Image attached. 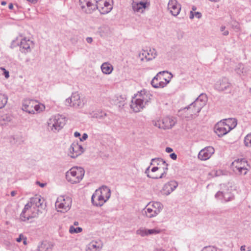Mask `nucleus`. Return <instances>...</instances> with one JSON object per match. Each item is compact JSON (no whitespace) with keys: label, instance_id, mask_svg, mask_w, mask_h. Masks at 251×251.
<instances>
[{"label":"nucleus","instance_id":"nucleus-1","mask_svg":"<svg viewBox=\"0 0 251 251\" xmlns=\"http://www.w3.org/2000/svg\"><path fill=\"white\" fill-rule=\"evenodd\" d=\"M151 97L152 95L145 90L138 92L132 98L130 105V108L135 112L141 111L151 102Z\"/></svg>","mask_w":251,"mask_h":251},{"label":"nucleus","instance_id":"nucleus-2","mask_svg":"<svg viewBox=\"0 0 251 251\" xmlns=\"http://www.w3.org/2000/svg\"><path fill=\"white\" fill-rule=\"evenodd\" d=\"M66 124V119L59 114L51 116L48 121V129L53 133L60 130Z\"/></svg>","mask_w":251,"mask_h":251},{"label":"nucleus","instance_id":"nucleus-3","mask_svg":"<svg viewBox=\"0 0 251 251\" xmlns=\"http://www.w3.org/2000/svg\"><path fill=\"white\" fill-rule=\"evenodd\" d=\"M85 171L82 167H74L66 173L67 180L72 184L79 183L83 178Z\"/></svg>","mask_w":251,"mask_h":251},{"label":"nucleus","instance_id":"nucleus-4","mask_svg":"<svg viewBox=\"0 0 251 251\" xmlns=\"http://www.w3.org/2000/svg\"><path fill=\"white\" fill-rule=\"evenodd\" d=\"M247 166V162L244 158L236 159L231 164L232 170L238 175H245L248 171Z\"/></svg>","mask_w":251,"mask_h":251},{"label":"nucleus","instance_id":"nucleus-5","mask_svg":"<svg viewBox=\"0 0 251 251\" xmlns=\"http://www.w3.org/2000/svg\"><path fill=\"white\" fill-rule=\"evenodd\" d=\"M66 105L75 108H82L85 104L84 99H81L78 92L73 93L65 101Z\"/></svg>","mask_w":251,"mask_h":251},{"label":"nucleus","instance_id":"nucleus-6","mask_svg":"<svg viewBox=\"0 0 251 251\" xmlns=\"http://www.w3.org/2000/svg\"><path fill=\"white\" fill-rule=\"evenodd\" d=\"M215 197L217 200H220L222 202H227L233 200L235 198L234 195L232 192L231 188L226 187L222 191L217 192Z\"/></svg>","mask_w":251,"mask_h":251},{"label":"nucleus","instance_id":"nucleus-7","mask_svg":"<svg viewBox=\"0 0 251 251\" xmlns=\"http://www.w3.org/2000/svg\"><path fill=\"white\" fill-rule=\"evenodd\" d=\"M165 74H168V72H160L153 77L151 81V84L153 87L155 88H162L169 83L170 79H167L162 76Z\"/></svg>","mask_w":251,"mask_h":251},{"label":"nucleus","instance_id":"nucleus-8","mask_svg":"<svg viewBox=\"0 0 251 251\" xmlns=\"http://www.w3.org/2000/svg\"><path fill=\"white\" fill-rule=\"evenodd\" d=\"M72 200L69 197L60 196L55 202V207L61 212L68 211L71 206Z\"/></svg>","mask_w":251,"mask_h":251},{"label":"nucleus","instance_id":"nucleus-9","mask_svg":"<svg viewBox=\"0 0 251 251\" xmlns=\"http://www.w3.org/2000/svg\"><path fill=\"white\" fill-rule=\"evenodd\" d=\"M214 88L219 92L226 91L227 93H230L232 89V85L230 82L228 78L223 77L216 82Z\"/></svg>","mask_w":251,"mask_h":251},{"label":"nucleus","instance_id":"nucleus-10","mask_svg":"<svg viewBox=\"0 0 251 251\" xmlns=\"http://www.w3.org/2000/svg\"><path fill=\"white\" fill-rule=\"evenodd\" d=\"M84 151V149L78 141L72 143L68 149V154L71 158H75L81 155Z\"/></svg>","mask_w":251,"mask_h":251},{"label":"nucleus","instance_id":"nucleus-11","mask_svg":"<svg viewBox=\"0 0 251 251\" xmlns=\"http://www.w3.org/2000/svg\"><path fill=\"white\" fill-rule=\"evenodd\" d=\"M38 215L36 210H34L29 204H26L20 215V219L23 221H26L37 217Z\"/></svg>","mask_w":251,"mask_h":251},{"label":"nucleus","instance_id":"nucleus-12","mask_svg":"<svg viewBox=\"0 0 251 251\" xmlns=\"http://www.w3.org/2000/svg\"><path fill=\"white\" fill-rule=\"evenodd\" d=\"M131 5L135 12L142 13L150 6V2L148 0H132Z\"/></svg>","mask_w":251,"mask_h":251},{"label":"nucleus","instance_id":"nucleus-13","mask_svg":"<svg viewBox=\"0 0 251 251\" xmlns=\"http://www.w3.org/2000/svg\"><path fill=\"white\" fill-rule=\"evenodd\" d=\"M79 5L82 11L86 13L90 14L97 9V4L92 0H79Z\"/></svg>","mask_w":251,"mask_h":251},{"label":"nucleus","instance_id":"nucleus-14","mask_svg":"<svg viewBox=\"0 0 251 251\" xmlns=\"http://www.w3.org/2000/svg\"><path fill=\"white\" fill-rule=\"evenodd\" d=\"M231 130V128L224 125L223 121L217 123L214 126V131L219 137H222L226 134Z\"/></svg>","mask_w":251,"mask_h":251},{"label":"nucleus","instance_id":"nucleus-15","mask_svg":"<svg viewBox=\"0 0 251 251\" xmlns=\"http://www.w3.org/2000/svg\"><path fill=\"white\" fill-rule=\"evenodd\" d=\"M207 100L206 96L204 94H201L192 104L196 108V111L200 112L201 108L206 104Z\"/></svg>","mask_w":251,"mask_h":251},{"label":"nucleus","instance_id":"nucleus-16","mask_svg":"<svg viewBox=\"0 0 251 251\" xmlns=\"http://www.w3.org/2000/svg\"><path fill=\"white\" fill-rule=\"evenodd\" d=\"M168 9L172 15L176 16L179 13L181 7L176 0H170L168 4Z\"/></svg>","mask_w":251,"mask_h":251},{"label":"nucleus","instance_id":"nucleus-17","mask_svg":"<svg viewBox=\"0 0 251 251\" xmlns=\"http://www.w3.org/2000/svg\"><path fill=\"white\" fill-rule=\"evenodd\" d=\"M184 116L188 120H190L195 118L198 115L199 111H196L194 105L191 103L188 107H185L184 110Z\"/></svg>","mask_w":251,"mask_h":251},{"label":"nucleus","instance_id":"nucleus-18","mask_svg":"<svg viewBox=\"0 0 251 251\" xmlns=\"http://www.w3.org/2000/svg\"><path fill=\"white\" fill-rule=\"evenodd\" d=\"M40 196L36 195L35 197L30 199V201L26 204H29L30 207L33 208L34 210H36L37 213L40 211L39 208L42 207V200Z\"/></svg>","mask_w":251,"mask_h":251},{"label":"nucleus","instance_id":"nucleus-19","mask_svg":"<svg viewBox=\"0 0 251 251\" xmlns=\"http://www.w3.org/2000/svg\"><path fill=\"white\" fill-rule=\"evenodd\" d=\"M40 196L36 195L35 197L30 199V201L26 204H29L30 207L33 208L34 210H36L37 213L40 211L39 208L42 207V200Z\"/></svg>","mask_w":251,"mask_h":251},{"label":"nucleus","instance_id":"nucleus-20","mask_svg":"<svg viewBox=\"0 0 251 251\" xmlns=\"http://www.w3.org/2000/svg\"><path fill=\"white\" fill-rule=\"evenodd\" d=\"M214 152V149L212 147H207L201 150L198 154V158L201 160L209 159Z\"/></svg>","mask_w":251,"mask_h":251},{"label":"nucleus","instance_id":"nucleus-21","mask_svg":"<svg viewBox=\"0 0 251 251\" xmlns=\"http://www.w3.org/2000/svg\"><path fill=\"white\" fill-rule=\"evenodd\" d=\"M178 183L175 180H172L166 183L162 190L163 195L168 196L173 192L177 187Z\"/></svg>","mask_w":251,"mask_h":251},{"label":"nucleus","instance_id":"nucleus-22","mask_svg":"<svg viewBox=\"0 0 251 251\" xmlns=\"http://www.w3.org/2000/svg\"><path fill=\"white\" fill-rule=\"evenodd\" d=\"M36 100L30 99H25L22 102V109L29 113L34 114V105Z\"/></svg>","mask_w":251,"mask_h":251},{"label":"nucleus","instance_id":"nucleus-23","mask_svg":"<svg viewBox=\"0 0 251 251\" xmlns=\"http://www.w3.org/2000/svg\"><path fill=\"white\" fill-rule=\"evenodd\" d=\"M92 203L96 206H101L107 201L100 195L98 191H95L91 197Z\"/></svg>","mask_w":251,"mask_h":251},{"label":"nucleus","instance_id":"nucleus-24","mask_svg":"<svg viewBox=\"0 0 251 251\" xmlns=\"http://www.w3.org/2000/svg\"><path fill=\"white\" fill-rule=\"evenodd\" d=\"M33 42L27 39L24 38L20 42V50L22 52L26 53L31 51L30 46L32 44Z\"/></svg>","mask_w":251,"mask_h":251},{"label":"nucleus","instance_id":"nucleus-25","mask_svg":"<svg viewBox=\"0 0 251 251\" xmlns=\"http://www.w3.org/2000/svg\"><path fill=\"white\" fill-rule=\"evenodd\" d=\"M162 128L164 129L171 128L176 124V120L173 117H166L161 120Z\"/></svg>","mask_w":251,"mask_h":251},{"label":"nucleus","instance_id":"nucleus-26","mask_svg":"<svg viewBox=\"0 0 251 251\" xmlns=\"http://www.w3.org/2000/svg\"><path fill=\"white\" fill-rule=\"evenodd\" d=\"M102 247L100 242L92 241L87 245L86 251H100Z\"/></svg>","mask_w":251,"mask_h":251},{"label":"nucleus","instance_id":"nucleus-27","mask_svg":"<svg viewBox=\"0 0 251 251\" xmlns=\"http://www.w3.org/2000/svg\"><path fill=\"white\" fill-rule=\"evenodd\" d=\"M98 191L100 195L107 201L110 197L111 191L110 189L106 186H102L96 190Z\"/></svg>","mask_w":251,"mask_h":251},{"label":"nucleus","instance_id":"nucleus-28","mask_svg":"<svg viewBox=\"0 0 251 251\" xmlns=\"http://www.w3.org/2000/svg\"><path fill=\"white\" fill-rule=\"evenodd\" d=\"M100 68L102 72L106 75L110 74L113 70V66L109 62L103 63L101 65Z\"/></svg>","mask_w":251,"mask_h":251},{"label":"nucleus","instance_id":"nucleus-29","mask_svg":"<svg viewBox=\"0 0 251 251\" xmlns=\"http://www.w3.org/2000/svg\"><path fill=\"white\" fill-rule=\"evenodd\" d=\"M148 206L151 208L152 209H154L155 211V213L159 214L163 208V205L161 203V202L158 201H152L150 202L148 204Z\"/></svg>","mask_w":251,"mask_h":251},{"label":"nucleus","instance_id":"nucleus-30","mask_svg":"<svg viewBox=\"0 0 251 251\" xmlns=\"http://www.w3.org/2000/svg\"><path fill=\"white\" fill-rule=\"evenodd\" d=\"M91 115H92V118H95L100 120L103 119L107 115L106 113L100 110L93 111L91 113Z\"/></svg>","mask_w":251,"mask_h":251},{"label":"nucleus","instance_id":"nucleus-31","mask_svg":"<svg viewBox=\"0 0 251 251\" xmlns=\"http://www.w3.org/2000/svg\"><path fill=\"white\" fill-rule=\"evenodd\" d=\"M225 126L231 128V130L236 127L237 122L235 119L230 118L222 121Z\"/></svg>","mask_w":251,"mask_h":251},{"label":"nucleus","instance_id":"nucleus-32","mask_svg":"<svg viewBox=\"0 0 251 251\" xmlns=\"http://www.w3.org/2000/svg\"><path fill=\"white\" fill-rule=\"evenodd\" d=\"M145 214L146 216L149 218L154 217L158 214V213H156V212L155 213L154 210L149 207L148 205H147L145 208Z\"/></svg>","mask_w":251,"mask_h":251},{"label":"nucleus","instance_id":"nucleus-33","mask_svg":"<svg viewBox=\"0 0 251 251\" xmlns=\"http://www.w3.org/2000/svg\"><path fill=\"white\" fill-rule=\"evenodd\" d=\"M11 116L7 114L0 115V125L4 126L8 124L11 120Z\"/></svg>","mask_w":251,"mask_h":251},{"label":"nucleus","instance_id":"nucleus-34","mask_svg":"<svg viewBox=\"0 0 251 251\" xmlns=\"http://www.w3.org/2000/svg\"><path fill=\"white\" fill-rule=\"evenodd\" d=\"M146 51L148 52V54H147L146 58L147 61L151 60L153 59H154L157 55V51L155 49H150Z\"/></svg>","mask_w":251,"mask_h":251},{"label":"nucleus","instance_id":"nucleus-35","mask_svg":"<svg viewBox=\"0 0 251 251\" xmlns=\"http://www.w3.org/2000/svg\"><path fill=\"white\" fill-rule=\"evenodd\" d=\"M101 3H98L97 5V9H99L100 13L102 14H105L110 12L112 9V6H109L108 7L100 6Z\"/></svg>","mask_w":251,"mask_h":251},{"label":"nucleus","instance_id":"nucleus-36","mask_svg":"<svg viewBox=\"0 0 251 251\" xmlns=\"http://www.w3.org/2000/svg\"><path fill=\"white\" fill-rule=\"evenodd\" d=\"M45 109V106L44 104L40 103H38L37 101H36V103L34 105V114L35 112H37V113H40Z\"/></svg>","mask_w":251,"mask_h":251},{"label":"nucleus","instance_id":"nucleus-37","mask_svg":"<svg viewBox=\"0 0 251 251\" xmlns=\"http://www.w3.org/2000/svg\"><path fill=\"white\" fill-rule=\"evenodd\" d=\"M8 100L7 96L2 93H0V109L4 107Z\"/></svg>","mask_w":251,"mask_h":251},{"label":"nucleus","instance_id":"nucleus-38","mask_svg":"<svg viewBox=\"0 0 251 251\" xmlns=\"http://www.w3.org/2000/svg\"><path fill=\"white\" fill-rule=\"evenodd\" d=\"M151 165L162 166V165H166V162L161 158H155L151 159Z\"/></svg>","mask_w":251,"mask_h":251},{"label":"nucleus","instance_id":"nucleus-39","mask_svg":"<svg viewBox=\"0 0 251 251\" xmlns=\"http://www.w3.org/2000/svg\"><path fill=\"white\" fill-rule=\"evenodd\" d=\"M150 171V167H148L145 171V173L147 174L148 177L150 178H151L153 179H158V178H162L164 177L166 174V172H162L161 174V175L159 176H154V175H151L149 174Z\"/></svg>","mask_w":251,"mask_h":251},{"label":"nucleus","instance_id":"nucleus-40","mask_svg":"<svg viewBox=\"0 0 251 251\" xmlns=\"http://www.w3.org/2000/svg\"><path fill=\"white\" fill-rule=\"evenodd\" d=\"M50 245L46 242H42L38 247V251H48Z\"/></svg>","mask_w":251,"mask_h":251},{"label":"nucleus","instance_id":"nucleus-41","mask_svg":"<svg viewBox=\"0 0 251 251\" xmlns=\"http://www.w3.org/2000/svg\"><path fill=\"white\" fill-rule=\"evenodd\" d=\"M162 230L158 227L153 229H148V236L149 235H156L161 233Z\"/></svg>","mask_w":251,"mask_h":251},{"label":"nucleus","instance_id":"nucleus-42","mask_svg":"<svg viewBox=\"0 0 251 251\" xmlns=\"http://www.w3.org/2000/svg\"><path fill=\"white\" fill-rule=\"evenodd\" d=\"M148 229L144 227H140L137 229L136 231V233L138 235H140L142 237H145L148 236Z\"/></svg>","mask_w":251,"mask_h":251},{"label":"nucleus","instance_id":"nucleus-43","mask_svg":"<svg viewBox=\"0 0 251 251\" xmlns=\"http://www.w3.org/2000/svg\"><path fill=\"white\" fill-rule=\"evenodd\" d=\"M79 36L77 34H73L70 39V41L72 44L75 45L79 41Z\"/></svg>","mask_w":251,"mask_h":251},{"label":"nucleus","instance_id":"nucleus-44","mask_svg":"<svg viewBox=\"0 0 251 251\" xmlns=\"http://www.w3.org/2000/svg\"><path fill=\"white\" fill-rule=\"evenodd\" d=\"M244 144L246 147H251V132L245 137Z\"/></svg>","mask_w":251,"mask_h":251},{"label":"nucleus","instance_id":"nucleus-45","mask_svg":"<svg viewBox=\"0 0 251 251\" xmlns=\"http://www.w3.org/2000/svg\"><path fill=\"white\" fill-rule=\"evenodd\" d=\"M82 228H81L80 227L75 228V227H74L72 226L70 227V229H69V231L71 233H79V232H81L82 231Z\"/></svg>","mask_w":251,"mask_h":251},{"label":"nucleus","instance_id":"nucleus-46","mask_svg":"<svg viewBox=\"0 0 251 251\" xmlns=\"http://www.w3.org/2000/svg\"><path fill=\"white\" fill-rule=\"evenodd\" d=\"M237 73L244 74L246 73V70L245 69V67L243 64H239L237 69Z\"/></svg>","mask_w":251,"mask_h":251},{"label":"nucleus","instance_id":"nucleus-47","mask_svg":"<svg viewBox=\"0 0 251 251\" xmlns=\"http://www.w3.org/2000/svg\"><path fill=\"white\" fill-rule=\"evenodd\" d=\"M147 54H148L147 51L145 50H142V51L139 53V56L141 60H143L144 58L146 59Z\"/></svg>","mask_w":251,"mask_h":251},{"label":"nucleus","instance_id":"nucleus-48","mask_svg":"<svg viewBox=\"0 0 251 251\" xmlns=\"http://www.w3.org/2000/svg\"><path fill=\"white\" fill-rule=\"evenodd\" d=\"M98 3H101L100 6L108 7L109 6H111L109 2L104 0H100Z\"/></svg>","mask_w":251,"mask_h":251},{"label":"nucleus","instance_id":"nucleus-49","mask_svg":"<svg viewBox=\"0 0 251 251\" xmlns=\"http://www.w3.org/2000/svg\"><path fill=\"white\" fill-rule=\"evenodd\" d=\"M152 123L155 126L158 127L159 128H162V122L161 120L157 121H153Z\"/></svg>","mask_w":251,"mask_h":251},{"label":"nucleus","instance_id":"nucleus-50","mask_svg":"<svg viewBox=\"0 0 251 251\" xmlns=\"http://www.w3.org/2000/svg\"><path fill=\"white\" fill-rule=\"evenodd\" d=\"M201 251H217V250L213 246H207L203 248Z\"/></svg>","mask_w":251,"mask_h":251},{"label":"nucleus","instance_id":"nucleus-51","mask_svg":"<svg viewBox=\"0 0 251 251\" xmlns=\"http://www.w3.org/2000/svg\"><path fill=\"white\" fill-rule=\"evenodd\" d=\"M226 26L225 25H222L220 27V31L223 32L222 34L224 36H227L229 34V32L227 30H225Z\"/></svg>","mask_w":251,"mask_h":251},{"label":"nucleus","instance_id":"nucleus-52","mask_svg":"<svg viewBox=\"0 0 251 251\" xmlns=\"http://www.w3.org/2000/svg\"><path fill=\"white\" fill-rule=\"evenodd\" d=\"M221 173H222V171L220 170L213 171L210 173V174L212 176H219L220 175H221Z\"/></svg>","mask_w":251,"mask_h":251},{"label":"nucleus","instance_id":"nucleus-53","mask_svg":"<svg viewBox=\"0 0 251 251\" xmlns=\"http://www.w3.org/2000/svg\"><path fill=\"white\" fill-rule=\"evenodd\" d=\"M0 69L3 71V75L5 78H8L9 77V72L6 70L4 68H0Z\"/></svg>","mask_w":251,"mask_h":251},{"label":"nucleus","instance_id":"nucleus-54","mask_svg":"<svg viewBox=\"0 0 251 251\" xmlns=\"http://www.w3.org/2000/svg\"><path fill=\"white\" fill-rule=\"evenodd\" d=\"M88 138V135L86 133H84L81 138H80V141H83Z\"/></svg>","mask_w":251,"mask_h":251},{"label":"nucleus","instance_id":"nucleus-55","mask_svg":"<svg viewBox=\"0 0 251 251\" xmlns=\"http://www.w3.org/2000/svg\"><path fill=\"white\" fill-rule=\"evenodd\" d=\"M194 17L195 16L198 19H200L201 17V14L199 12H194Z\"/></svg>","mask_w":251,"mask_h":251},{"label":"nucleus","instance_id":"nucleus-56","mask_svg":"<svg viewBox=\"0 0 251 251\" xmlns=\"http://www.w3.org/2000/svg\"><path fill=\"white\" fill-rule=\"evenodd\" d=\"M162 169L163 170V172H166V174H167V172L168 171V164L166 163V165H162Z\"/></svg>","mask_w":251,"mask_h":251},{"label":"nucleus","instance_id":"nucleus-57","mask_svg":"<svg viewBox=\"0 0 251 251\" xmlns=\"http://www.w3.org/2000/svg\"><path fill=\"white\" fill-rule=\"evenodd\" d=\"M170 156L173 160H176L177 158V155L175 153H171Z\"/></svg>","mask_w":251,"mask_h":251},{"label":"nucleus","instance_id":"nucleus-58","mask_svg":"<svg viewBox=\"0 0 251 251\" xmlns=\"http://www.w3.org/2000/svg\"><path fill=\"white\" fill-rule=\"evenodd\" d=\"M23 237H24L22 234H20L19 237L16 239V241L18 242H20L23 239Z\"/></svg>","mask_w":251,"mask_h":251},{"label":"nucleus","instance_id":"nucleus-59","mask_svg":"<svg viewBox=\"0 0 251 251\" xmlns=\"http://www.w3.org/2000/svg\"><path fill=\"white\" fill-rule=\"evenodd\" d=\"M86 40L87 42L89 44H91L93 42V39L92 37H87Z\"/></svg>","mask_w":251,"mask_h":251},{"label":"nucleus","instance_id":"nucleus-60","mask_svg":"<svg viewBox=\"0 0 251 251\" xmlns=\"http://www.w3.org/2000/svg\"><path fill=\"white\" fill-rule=\"evenodd\" d=\"M159 169H160V167H154L151 169V171L152 172H155Z\"/></svg>","mask_w":251,"mask_h":251},{"label":"nucleus","instance_id":"nucleus-61","mask_svg":"<svg viewBox=\"0 0 251 251\" xmlns=\"http://www.w3.org/2000/svg\"><path fill=\"white\" fill-rule=\"evenodd\" d=\"M166 151L168 153H170L173 151V149L170 147H167L166 148Z\"/></svg>","mask_w":251,"mask_h":251},{"label":"nucleus","instance_id":"nucleus-62","mask_svg":"<svg viewBox=\"0 0 251 251\" xmlns=\"http://www.w3.org/2000/svg\"><path fill=\"white\" fill-rule=\"evenodd\" d=\"M194 17V12L193 11H190V15H189V18L191 19H193Z\"/></svg>","mask_w":251,"mask_h":251},{"label":"nucleus","instance_id":"nucleus-63","mask_svg":"<svg viewBox=\"0 0 251 251\" xmlns=\"http://www.w3.org/2000/svg\"><path fill=\"white\" fill-rule=\"evenodd\" d=\"M36 183L38 184L40 187H44L45 186V184L40 183L39 181H37Z\"/></svg>","mask_w":251,"mask_h":251},{"label":"nucleus","instance_id":"nucleus-64","mask_svg":"<svg viewBox=\"0 0 251 251\" xmlns=\"http://www.w3.org/2000/svg\"><path fill=\"white\" fill-rule=\"evenodd\" d=\"M17 194V191H12L11 192V196L12 197H14Z\"/></svg>","mask_w":251,"mask_h":251}]
</instances>
